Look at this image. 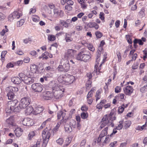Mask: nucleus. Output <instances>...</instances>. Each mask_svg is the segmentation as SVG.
Listing matches in <instances>:
<instances>
[{
  "label": "nucleus",
  "mask_w": 147,
  "mask_h": 147,
  "mask_svg": "<svg viewBox=\"0 0 147 147\" xmlns=\"http://www.w3.org/2000/svg\"><path fill=\"white\" fill-rule=\"evenodd\" d=\"M89 53L85 50L81 51L76 56V59L78 60L83 61L86 62L89 61L91 59V56Z\"/></svg>",
  "instance_id": "f257e3e1"
},
{
  "label": "nucleus",
  "mask_w": 147,
  "mask_h": 147,
  "mask_svg": "<svg viewBox=\"0 0 147 147\" xmlns=\"http://www.w3.org/2000/svg\"><path fill=\"white\" fill-rule=\"evenodd\" d=\"M101 124L100 126L101 128L104 127L106 125L108 126L111 125L112 127H113L114 124L113 123V119L111 116L109 115H106L102 119Z\"/></svg>",
  "instance_id": "f03ea898"
},
{
  "label": "nucleus",
  "mask_w": 147,
  "mask_h": 147,
  "mask_svg": "<svg viewBox=\"0 0 147 147\" xmlns=\"http://www.w3.org/2000/svg\"><path fill=\"white\" fill-rule=\"evenodd\" d=\"M51 131L50 129H48L47 127L42 131V136L43 139L42 146L44 147H45L48 143L51 136Z\"/></svg>",
  "instance_id": "7ed1b4c3"
},
{
  "label": "nucleus",
  "mask_w": 147,
  "mask_h": 147,
  "mask_svg": "<svg viewBox=\"0 0 147 147\" xmlns=\"http://www.w3.org/2000/svg\"><path fill=\"white\" fill-rule=\"evenodd\" d=\"M75 80V77L72 75H68L66 77L61 76L58 78V80L59 82L68 84H72Z\"/></svg>",
  "instance_id": "20e7f679"
},
{
  "label": "nucleus",
  "mask_w": 147,
  "mask_h": 147,
  "mask_svg": "<svg viewBox=\"0 0 147 147\" xmlns=\"http://www.w3.org/2000/svg\"><path fill=\"white\" fill-rule=\"evenodd\" d=\"M63 88H60L59 87H53V97L56 99H59L61 98L63 96L62 94L64 91Z\"/></svg>",
  "instance_id": "39448f33"
},
{
  "label": "nucleus",
  "mask_w": 147,
  "mask_h": 147,
  "mask_svg": "<svg viewBox=\"0 0 147 147\" xmlns=\"http://www.w3.org/2000/svg\"><path fill=\"white\" fill-rule=\"evenodd\" d=\"M31 100L28 97H24L21 99L20 101L19 107L20 108H24L30 104Z\"/></svg>",
  "instance_id": "423d86ee"
},
{
  "label": "nucleus",
  "mask_w": 147,
  "mask_h": 147,
  "mask_svg": "<svg viewBox=\"0 0 147 147\" xmlns=\"http://www.w3.org/2000/svg\"><path fill=\"white\" fill-rule=\"evenodd\" d=\"M18 102L17 100L9 101L8 103V107L5 109L7 113H11V111L13 110L14 107L16 106L17 103Z\"/></svg>",
  "instance_id": "0eeeda50"
},
{
  "label": "nucleus",
  "mask_w": 147,
  "mask_h": 147,
  "mask_svg": "<svg viewBox=\"0 0 147 147\" xmlns=\"http://www.w3.org/2000/svg\"><path fill=\"white\" fill-rule=\"evenodd\" d=\"M70 65L68 61L66 60L63 65H59L57 69L59 71L67 72L69 69Z\"/></svg>",
  "instance_id": "6e6552de"
},
{
  "label": "nucleus",
  "mask_w": 147,
  "mask_h": 147,
  "mask_svg": "<svg viewBox=\"0 0 147 147\" xmlns=\"http://www.w3.org/2000/svg\"><path fill=\"white\" fill-rule=\"evenodd\" d=\"M32 88L35 92H40L43 90V86L39 83H34L32 85Z\"/></svg>",
  "instance_id": "1a4fd4ad"
},
{
  "label": "nucleus",
  "mask_w": 147,
  "mask_h": 147,
  "mask_svg": "<svg viewBox=\"0 0 147 147\" xmlns=\"http://www.w3.org/2000/svg\"><path fill=\"white\" fill-rule=\"evenodd\" d=\"M43 98L44 100H49L53 98V92L50 91H45L43 93Z\"/></svg>",
  "instance_id": "9d476101"
},
{
  "label": "nucleus",
  "mask_w": 147,
  "mask_h": 147,
  "mask_svg": "<svg viewBox=\"0 0 147 147\" xmlns=\"http://www.w3.org/2000/svg\"><path fill=\"white\" fill-rule=\"evenodd\" d=\"M32 120L29 118H25L24 119H22L20 122L24 125L25 126H29L32 125Z\"/></svg>",
  "instance_id": "9b49d317"
},
{
  "label": "nucleus",
  "mask_w": 147,
  "mask_h": 147,
  "mask_svg": "<svg viewBox=\"0 0 147 147\" xmlns=\"http://www.w3.org/2000/svg\"><path fill=\"white\" fill-rule=\"evenodd\" d=\"M124 93L127 95H129L132 93L134 90L133 87L131 86H127L123 89Z\"/></svg>",
  "instance_id": "f8f14e48"
},
{
  "label": "nucleus",
  "mask_w": 147,
  "mask_h": 147,
  "mask_svg": "<svg viewBox=\"0 0 147 147\" xmlns=\"http://www.w3.org/2000/svg\"><path fill=\"white\" fill-rule=\"evenodd\" d=\"M75 51L73 49H69L65 53L64 57L68 58H71L74 56Z\"/></svg>",
  "instance_id": "ddd939ff"
},
{
  "label": "nucleus",
  "mask_w": 147,
  "mask_h": 147,
  "mask_svg": "<svg viewBox=\"0 0 147 147\" xmlns=\"http://www.w3.org/2000/svg\"><path fill=\"white\" fill-rule=\"evenodd\" d=\"M102 47L101 46H99L98 48V50L97 52V55L96 57V62L97 63L96 64V66H98V62L100 60V56L101 51L102 50Z\"/></svg>",
  "instance_id": "4468645a"
},
{
  "label": "nucleus",
  "mask_w": 147,
  "mask_h": 147,
  "mask_svg": "<svg viewBox=\"0 0 147 147\" xmlns=\"http://www.w3.org/2000/svg\"><path fill=\"white\" fill-rule=\"evenodd\" d=\"M63 15V12L62 11H59L56 9L54 10V17L55 18H57L58 17H62Z\"/></svg>",
  "instance_id": "2eb2a0df"
},
{
  "label": "nucleus",
  "mask_w": 147,
  "mask_h": 147,
  "mask_svg": "<svg viewBox=\"0 0 147 147\" xmlns=\"http://www.w3.org/2000/svg\"><path fill=\"white\" fill-rule=\"evenodd\" d=\"M24 82L28 84H30L32 83L34 81V79L28 77L27 76L25 77V79L24 80Z\"/></svg>",
  "instance_id": "dca6fc26"
},
{
  "label": "nucleus",
  "mask_w": 147,
  "mask_h": 147,
  "mask_svg": "<svg viewBox=\"0 0 147 147\" xmlns=\"http://www.w3.org/2000/svg\"><path fill=\"white\" fill-rule=\"evenodd\" d=\"M14 132L16 136L18 137H19L22 135L23 130L20 128L18 127L16 129Z\"/></svg>",
  "instance_id": "f3484780"
},
{
  "label": "nucleus",
  "mask_w": 147,
  "mask_h": 147,
  "mask_svg": "<svg viewBox=\"0 0 147 147\" xmlns=\"http://www.w3.org/2000/svg\"><path fill=\"white\" fill-rule=\"evenodd\" d=\"M14 119L13 116L10 117L6 120V122L9 125H14Z\"/></svg>",
  "instance_id": "a211bd4d"
},
{
  "label": "nucleus",
  "mask_w": 147,
  "mask_h": 147,
  "mask_svg": "<svg viewBox=\"0 0 147 147\" xmlns=\"http://www.w3.org/2000/svg\"><path fill=\"white\" fill-rule=\"evenodd\" d=\"M43 110V108L41 107H38L35 108L33 112V114H37L40 113Z\"/></svg>",
  "instance_id": "6ab92c4d"
},
{
  "label": "nucleus",
  "mask_w": 147,
  "mask_h": 147,
  "mask_svg": "<svg viewBox=\"0 0 147 147\" xmlns=\"http://www.w3.org/2000/svg\"><path fill=\"white\" fill-rule=\"evenodd\" d=\"M11 81L15 84H19L21 82V80L18 77H15L11 78Z\"/></svg>",
  "instance_id": "aec40b11"
},
{
  "label": "nucleus",
  "mask_w": 147,
  "mask_h": 147,
  "mask_svg": "<svg viewBox=\"0 0 147 147\" xmlns=\"http://www.w3.org/2000/svg\"><path fill=\"white\" fill-rule=\"evenodd\" d=\"M33 109L32 106H28L27 107L26 109L25 110V113L27 115H29L33 113Z\"/></svg>",
  "instance_id": "412c9836"
},
{
  "label": "nucleus",
  "mask_w": 147,
  "mask_h": 147,
  "mask_svg": "<svg viewBox=\"0 0 147 147\" xmlns=\"http://www.w3.org/2000/svg\"><path fill=\"white\" fill-rule=\"evenodd\" d=\"M57 46V45L56 43L52 44L51 45V47H50L49 48V49L51 51V53H56Z\"/></svg>",
  "instance_id": "4be33fe9"
},
{
  "label": "nucleus",
  "mask_w": 147,
  "mask_h": 147,
  "mask_svg": "<svg viewBox=\"0 0 147 147\" xmlns=\"http://www.w3.org/2000/svg\"><path fill=\"white\" fill-rule=\"evenodd\" d=\"M6 90L7 91H11L14 92L18 91V88L16 87L9 86L6 88Z\"/></svg>",
  "instance_id": "5701e85b"
},
{
  "label": "nucleus",
  "mask_w": 147,
  "mask_h": 147,
  "mask_svg": "<svg viewBox=\"0 0 147 147\" xmlns=\"http://www.w3.org/2000/svg\"><path fill=\"white\" fill-rule=\"evenodd\" d=\"M66 115V111H62V119L61 120V121L63 122H64V123H66L67 121V120L68 119V117Z\"/></svg>",
  "instance_id": "b1692460"
},
{
  "label": "nucleus",
  "mask_w": 147,
  "mask_h": 147,
  "mask_svg": "<svg viewBox=\"0 0 147 147\" xmlns=\"http://www.w3.org/2000/svg\"><path fill=\"white\" fill-rule=\"evenodd\" d=\"M78 1L80 4L81 7L84 9L86 8L87 5L85 2V0H78Z\"/></svg>",
  "instance_id": "393cba45"
},
{
  "label": "nucleus",
  "mask_w": 147,
  "mask_h": 147,
  "mask_svg": "<svg viewBox=\"0 0 147 147\" xmlns=\"http://www.w3.org/2000/svg\"><path fill=\"white\" fill-rule=\"evenodd\" d=\"M108 127L105 128L101 132L100 135V137H104L107 134Z\"/></svg>",
  "instance_id": "a878e982"
},
{
  "label": "nucleus",
  "mask_w": 147,
  "mask_h": 147,
  "mask_svg": "<svg viewBox=\"0 0 147 147\" xmlns=\"http://www.w3.org/2000/svg\"><path fill=\"white\" fill-rule=\"evenodd\" d=\"M82 45H84L85 47H88V49L91 51H93L94 50V48L93 46L90 45H88L86 42H82Z\"/></svg>",
  "instance_id": "bb28decb"
},
{
  "label": "nucleus",
  "mask_w": 147,
  "mask_h": 147,
  "mask_svg": "<svg viewBox=\"0 0 147 147\" xmlns=\"http://www.w3.org/2000/svg\"><path fill=\"white\" fill-rule=\"evenodd\" d=\"M64 128L66 131L68 132H70L72 131V128L68 124H66L64 125Z\"/></svg>",
  "instance_id": "cd10ccee"
},
{
  "label": "nucleus",
  "mask_w": 147,
  "mask_h": 147,
  "mask_svg": "<svg viewBox=\"0 0 147 147\" xmlns=\"http://www.w3.org/2000/svg\"><path fill=\"white\" fill-rule=\"evenodd\" d=\"M9 91L7 93V96L9 99L12 100L14 96V93L11 91Z\"/></svg>",
  "instance_id": "c85d7f7f"
},
{
  "label": "nucleus",
  "mask_w": 147,
  "mask_h": 147,
  "mask_svg": "<svg viewBox=\"0 0 147 147\" xmlns=\"http://www.w3.org/2000/svg\"><path fill=\"white\" fill-rule=\"evenodd\" d=\"M13 18H14L15 19H18L21 15L17 11H14L12 14Z\"/></svg>",
  "instance_id": "c756f323"
},
{
  "label": "nucleus",
  "mask_w": 147,
  "mask_h": 147,
  "mask_svg": "<svg viewBox=\"0 0 147 147\" xmlns=\"http://www.w3.org/2000/svg\"><path fill=\"white\" fill-rule=\"evenodd\" d=\"M70 35L67 33H66L65 35V40L67 42H70L72 40V38L70 36Z\"/></svg>",
  "instance_id": "7c9ffc66"
},
{
  "label": "nucleus",
  "mask_w": 147,
  "mask_h": 147,
  "mask_svg": "<svg viewBox=\"0 0 147 147\" xmlns=\"http://www.w3.org/2000/svg\"><path fill=\"white\" fill-rule=\"evenodd\" d=\"M32 20L35 22H37L40 21V18L37 16L34 15L32 17Z\"/></svg>",
  "instance_id": "2f4dec72"
},
{
  "label": "nucleus",
  "mask_w": 147,
  "mask_h": 147,
  "mask_svg": "<svg viewBox=\"0 0 147 147\" xmlns=\"http://www.w3.org/2000/svg\"><path fill=\"white\" fill-rule=\"evenodd\" d=\"M101 92L99 90H98L96 91V100L97 101L98 100L100 99L101 97Z\"/></svg>",
  "instance_id": "473e14b6"
},
{
  "label": "nucleus",
  "mask_w": 147,
  "mask_h": 147,
  "mask_svg": "<svg viewBox=\"0 0 147 147\" xmlns=\"http://www.w3.org/2000/svg\"><path fill=\"white\" fill-rule=\"evenodd\" d=\"M123 125L126 128H128L131 125V122L129 121H126L123 123Z\"/></svg>",
  "instance_id": "72a5a7b5"
},
{
  "label": "nucleus",
  "mask_w": 147,
  "mask_h": 147,
  "mask_svg": "<svg viewBox=\"0 0 147 147\" xmlns=\"http://www.w3.org/2000/svg\"><path fill=\"white\" fill-rule=\"evenodd\" d=\"M60 24L65 27L67 28L68 26V24L65 22L63 20H60Z\"/></svg>",
  "instance_id": "f704fd0d"
},
{
  "label": "nucleus",
  "mask_w": 147,
  "mask_h": 147,
  "mask_svg": "<svg viewBox=\"0 0 147 147\" xmlns=\"http://www.w3.org/2000/svg\"><path fill=\"white\" fill-rule=\"evenodd\" d=\"M134 43H138L139 45H142L143 44V43L141 39H135L134 41Z\"/></svg>",
  "instance_id": "c9c22d12"
},
{
  "label": "nucleus",
  "mask_w": 147,
  "mask_h": 147,
  "mask_svg": "<svg viewBox=\"0 0 147 147\" xmlns=\"http://www.w3.org/2000/svg\"><path fill=\"white\" fill-rule=\"evenodd\" d=\"M21 108H20L19 107H18L17 106L16 107H15L13 110L12 109V110L11 111V113L13 112H14L16 113H17L19 112L20 111V109Z\"/></svg>",
  "instance_id": "e433bc0d"
},
{
  "label": "nucleus",
  "mask_w": 147,
  "mask_h": 147,
  "mask_svg": "<svg viewBox=\"0 0 147 147\" xmlns=\"http://www.w3.org/2000/svg\"><path fill=\"white\" fill-rule=\"evenodd\" d=\"M123 121H121L119 122V124L118 125L117 127H116L117 129L120 130L122 129L123 127Z\"/></svg>",
  "instance_id": "4c0bfd02"
},
{
  "label": "nucleus",
  "mask_w": 147,
  "mask_h": 147,
  "mask_svg": "<svg viewBox=\"0 0 147 147\" xmlns=\"http://www.w3.org/2000/svg\"><path fill=\"white\" fill-rule=\"evenodd\" d=\"M113 135V134H111L110 135H108L106 136L104 142L105 143H108L110 141V138Z\"/></svg>",
  "instance_id": "58836bf2"
},
{
  "label": "nucleus",
  "mask_w": 147,
  "mask_h": 147,
  "mask_svg": "<svg viewBox=\"0 0 147 147\" xmlns=\"http://www.w3.org/2000/svg\"><path fill=\"white\" fill-rule=\"evenodd\" d=\"M95 34L97 38H100L102 36V33L98 31L96 32Z\"/></svg>",
  "instance_id": "ea45409f"
},
{
  "label": "nucleus",
  "mask_w": 147,
  "mask_h": 147,
  "mask_svg": "<svg viewBox=\"0 0 147 147\" xmlns=\"http://www.w3.org/2000/svg\"><path fill=\"white\" fill-rule=\"evenodd\" d=\"M46 53L45 54V53L42 54L41 56L39 57V59H41L42 58V60H43L47 59L48 58V57L47 55H46Z\"/></svg>",
  "instance_id": "a19ab883"
},
{
  "label": "nucleus",
  "mask_w": 147,
  "mask_h": 147,
  "mask_svg": "<svg viewBox=\"0 0 147 147\" xmlns=\"http://www.w3.org/2000/svg\"><path fill=\"white\" fill-rule=\"evenodd\" d=\"M19 76L21 80L23 81L24 80L25 77L26 76L24 74L22 73H20L19 74Z\"/></svg>",
  "instance_id": "79ce46f5"
},
{
  "label": "nucleus",
  "mask_w": 147,
  "mask_h": 147,
  "mask_svg": "<svg viewBox=\"0 0 147 147\" xmlns=\"http://www.w3.org/2000/svg\"><path fill=\"white\" fill-rule=\"evenodd\" d=\"M7 52L6 51H3L2 52L1 55V60H2V61H3L4 60L5 55L6 54Z\"/></svg>",
  "instance_id": "37998d69"
},
{
  "label": "nucleus",
  "mask_w": 147,
  "mask_h": 147,
  "mask_svg": "<svg viewBox=\"0 0 147 147\" xmlns=\"http://www.w3.org/2000/svg\"><path fill=\"white\" fill-rule=\"evenodd\" d=\"M24 22V20H21L20 21H18L17 23V26H20L22 25Z\"/></svg>",
  "instance_id": "c03bdc74"
},
{
  "label": "nucleus",
  "mask_w": 147,
  "mask_h": 147,
  "mask_svg": "<svg viewBox=\"0 0 147 147\" xmlns=\"http://www.w3.org/2000/svg\"><path fill=\"white\" fill-rule=\"evenodd\" d=\"M35 135V133L33 131L30 132L28 134L29 139H31Z\"/></svg>",
  "instance_id": "a18cd8bd"
},
{
  "label": "nucleus",
  "mask_w": 147,
  "mask_h": 147,
  "mask_svg": "<svg viewBox=\"0 0 147 147\" xmlns=\"http://www.w3.org/2000/svg\"><path fill=\"white\" fill-rule=\"evenodd\" d=\"M55 38L54 36L49 35L48 36V39L50 41H53L55 40Z\"/></svg>",
  "instance_id": "49530a36"
},
{
  "label": "nucleus",
  "mask_w": 147,
  "mask_h": 147,
  "mask_svg": "<svg viewBox=\"0 0 147 147\" xmlns=\"http://www.w3.org/2000/svg\"><path fill=\"white\" fill-rule=\"evenodd\" d=\"M140 91L142 92H145L147 91V85L145 86L140 89Z\"/></svg>",
  "instance_id": "de8ad7c7"
},
{
  "label": "nucleus",
  "mask_w": 147,
  "mask_h": 147,
  "mask_svg": "<svg viewBox=\"0 0 147 147\" xmlns=\"http://www.w3.org/2000/svg\"><path fill=\"white\" fill-rule=\"evenodd\" d=\"M116 54L118 59V61L119 62H121V53L119 51H118L117 52Z\"/></svg>",
  "instance_id": "09e8293b"
},
{
  "label": "nucleus",
  "mask_w": 147,
  "mask_h": 147,
  "mask_svg": "<svg viewBox=\"0 0 147 147\" xmlns=\"http://www.w3.org/2000/svg\"><path fill=\"white\" fill-rule=\"evenodd\" d=\"M57 143L59 145L62 144L64 142L63 139L62 138H59L57 140Z\"/></svg>",
  "instance_id": "8fccbe9b"
},
{
  "label": "nucleus",
  "mask_w": 147,
  "mask_h": 147,
  "mask_svg": "<svg viewBox=\"0 0 147 147\" xmlns=\"http://www.w3.org/2000/svg\"><path fill=\"white\" fill-rule=\"evenodd\" d=\"M144 9H142L140 11L139 14V16L142 17L144 16Z\"/></svg>",
  "instance_id": "3c124183"
},
{
  "label": "nucleus",
  "mask_w": 147,
  "mask_h": 147,
  "mask_svg": "<svg viewBox=\"0 0 147 147\" xmlns=\"http://www.w3.org/2000/svg\"><path fill=\"white\" fill-rule=\"evenodd\" d=\"M72 139V138L71 137L68 138L66 139V142H67L65 144L66 146L68 145L71 142Z\"/></svg>",
  "instance_id": "603ef678"
},
{
  "label": "nucleus",
  "mask_w": 147,
  "mask_h": 147,
  "mask_svg": "<svg viewBox=\"0 0 147 147\" xmlns=\"http://www.w3.org/2000/svg\"><path fill=\"white\" fill-rule=\"evenodd\" d=\"M119 99H124V97L125 96V95L121 93L119 94L118 96H117Z\"/></svg>",
  "instance_id": "864d4df0"
},
{
  "label": "nucleus",
  "mask_w": 147,
  "mask_h": 147,
  "mask_svg": "<svg viewBox=\"0 0 147 147\" xmlns=\"http://www.w3.org/2000/svg\"><path fill=\"white\" fill-rule=\"evenodd\" d=\"M121 88L120 87L117 86L115 88V92L116 93H118L121 92Z\"/></svg>",
  "instance_id": "5fc2aeb1"
},
{
  "label": "nucleus",
  "mask_w": 147,
  "mask_h": 147,
  "mask_svg": "<svg viewBox=\"0 0 147 147\" xmlns=\"http://www.w3.org/2000/svg\"><path fill=\"white\" fill-rule=\"evenodd\" d=\"M8 31V29H3V30L0 32V34L2 36H3L5 33Z\"/></svg>",
  "instance_id": "6e6d98bb"
},
{
  "label": "nucleus",
  "mask_w": 147,
  "mask_h": 147,
  "mask_svg": "<svg viewBox=\"0 0 147 147\" xmlns=\"http://www.w3.org/2000/svg\"><path fill=\"white\" fill-rule=\"evenodd\" d=\"M62 111H59L57 113V118L58 119H59L61 118V117L62 116Z\"/></svg>",
  "instance_id": "4d7b16f0"
},
{
  "label": "nucleus",
  "mask_w": 147,
  "mask_h": 147,
  "mask_svg": "<svg viewBox=\"0 0 147 147\" xmlns=\"http://www.w3.org/2000/svg\"><path fill=\"white\" fill-rule=\"evenodd\" d=\"M81 118L83 119H85L87 117V115L84 112L82 113L81 114Z\"/></svg>",
  "instance_id": "13d9d810"
},
{
  "label": "nucleus",
  "mask_w": 147,
  "mask_h": 147,
  "mask_svg": "<svg viewBox=\"0 0 147 147\" xmlns=\"http://www.w3.org/2000/svg\"><path fill=\"white\" fill-rule=\"evenodd\" d=\"M93 96V93H92V90H90V92H89L87 95V99L92 97Z\"/></svg>",
  "instance_id": "bf43d9fd"
},
{
  "label": "nucleus",
  "mask_w": 147,
  "mask_h": 147,
  "mask_svg": "<svg viewBox=\"0 0 147 147\" xmlns=\"http://www.w3.org/2000/svg\"><path fill=\"white\" fill-rule=\"evenodd\" d=\"M91 79H88L86 83V88H87V87L91 85Z\"/></svg>",
  "instance_id": "052dcab7"
},
{
  "label": "nucleus",
  "mask_w": 147,
  "mask_h": 147,
  "mask_svg": "<svg viewBox=\"0 0 147 147\" xmlns=\"http://www.w3.org/2000/svg\"><path fill=\"white\" fill-rule=\"evenodd\" d=\"M124 110V108H123L121 106L119 108L118 110V112L119 113H122Z\"/></svg>",
  "instance_id": "680f3d73"
},
{
  "label": "nucleus",
  "mask_w": 147,
  "mask_h": 147,
  "mask_svg": "<svg viewBox=\"0 0 147 147\" xmlns=\"http://www.w3.org/2000/svg\"><path fill=\"white\" fill-rule=\"evenodd\" d=\"M66 3L68 5H73L74 4V2L71 0H69L66 1Z\"/></svg>",
  "instance_id": "e2e57ef3"
},
{
  "label": "nucleus",
  "mask_w": 147,
  "mask_h": 147,
  "mask_svg": "<svg viewBox=\"0 0 147 147\" xmlns=\"http://www.w3.org/2000/svg\"><path fill=\"white\" fill-rule=\"evenodd\" d=\"M23 63V61H22V60H19V61H17L15 63V64L16 65L20 66V65H22V64Z\"/></svg>",
  "instance_id": "0e129e2a"
},
{
  "label": "nucleus",
  "mask_w": 147,
  "mask_h": 147,
  "mask_svg": "<svg viewBox=\"0 0 147 147\" xmlns=\"http://www.w3.org/2000/svg\"><path fill=\"white\" fill-rule=\"evenodd\" d=\"M65 9L68 11H71L72 10V7L70 5H66L65 7Z\"/></svg>",
  "instance_id": "69168bd1"
},
{
  "label": "nucleus",
  "mask_w": 147,
  "mask_h": 147,
  "mask_svg": "<svg viewBox=\"0 0 147 147\" xmlns=\"http://www.w3.org/2000/svg\"><path fill=\"white\" fill-rule=\"evenodd\" d=\"M88 109V107L85 105L83 106L81 108V110L84 111H86Z\"/></svg>",
  "instance_id": "338daca9"
},
{
  "label": "nucleus",
  "mask_w": 147,
  "mask_h": 147,
  "mask_svg": "<svg viewBox=\"0 0 147 147\" xmlns=\"http://www.w3.org/2000/svg\"><path fill=\"white\" fill-rule=\"evenodd\" d=\"M86 140L85 139L82 140L80 144V147L84 146L86 144Z\"/></svg>",
  "instance_id": "774afa93"
}]
</instances>
